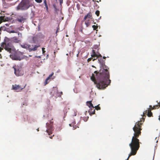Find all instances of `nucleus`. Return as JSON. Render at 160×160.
I'll return each mask as SVG.
<instances>
[{"instance_id":"1a4fd4ad","label":"nucleus","mask_w":160,"mask_h":160,"mask_svg":"<svg viewBox=\"0 0 160 160\" xmlns=\"http://www.w3.org/2000/svg\"><path fill=\"white\" fill-rule=\"evenodd\" d=\"M92 16L91 12H88L84 17L83 20L82 22V24L83 22V21L92 18Z\"/></svg>"},{"instance_id":"c9c22d12","label":"nucleus","mask_w":160,"mask_h":160,"mask_svg":"<svg viewBox=\"0 0 160 160\" xmlns=\"http://www.w3.org/2000/svg\"><path fill=\"white\" fill-rule=\"evenodd\" d=\"M11 33H15L16 32L14 31V30H12V31H11Z\"/></svg>"},{"instance_id":"4c0bfd02","label":"nucleus","mask_w":160,"mask_h":160,"mask_svg":"<svg viewBox=\"0 0 160 160\" xmlns=\"http://www.w3.org/2000/svg\"><path fill=\"white\" fill-rule=\"evenodd\" d=\"M65 111H64V116H66V113H67V112H65Z\"/></svg>"},{"instance_id":"864d4df0","label":"nucleus","mask_w":160,"mask_h":160,"mask_svg":"<svg viewBox=\"0 0 160 160\" xmlns=\"http://www.w3.org/2000/svg\"><path fill=\"white\" fill-rule=\"evenodd\" d=\"M54 54L55 53V52H54Z\"/></svg>"},{"instance_id":"2eb2a0df","label":"nucleus","mask_w":160,"mask_h":160,"mask_svg":"<svg viewBox=\"0 0 160 160\" xmlns=\"http://www.w3.org/2000/svg\"><path fill=\"white\" fill-rule=\"evenodd\" d=\"M158 105H155L153 106L152 107V109H150L151 110H152L153 109L158 108H159V107L160 106V101L159 103H158Z\"/></svg>"},{"instance_id":"473e14b6","label":"nucleus","mask_w":160,"mask_h":160,"mask_svg":"<svg viewBox=\"0 0 160 160\" xmlns=\"http://www.w3.org/2000/svg\"><path fill=\"white\" fill-rule=\"evenodd\" d=\"M59 0V2H60V4L61 5L62 4L63 2V0Z\"/></svg>"},{"instance_id":"de8ad7c7","label":"nucleus","mask_w":160,"mask_h":160,"mask_svg":"<svg viewBox=\"0 0 160 160\" xmlns=\"http://www.w3.org/2000/svg\"><path fill=\"white\" fill-rule=\"evenodd\" d=\"M66 109L68 108H67V107H65V108H64V109H66Z\"/></svg>"},{"instance_id":"dca6fc26","label":"nucleus","mask_w":160,"mask_h":160,"mask_svg":"<svg viewBox=\"0 0 160 160\" xmlns=\"http://www.w3.org/2000/svg\"><path fill=\"white\" fill-rule=\"evenodd\" d=\"M88 112L91 115H92V114H94L95 113V109L94 108L93 109H92V110L91 109H90L88 111Z\"/></svg>"},{"instance_id":"9d476101","label":"nucleus","mask_w":160,"mask_h":160,"mask_svg":"<svg viewBox=\"0 0 160 160\" xmlns=\"http://www.w3.org/2000/svg\"><path fill=\"white\" fill-rule=\"evenodd\" d=\"M25 19L23 16H19L17 19V21L20 22H22Z\"/></svg>"},{"instance_id":"72a5a7b5","label":"nucleus","mask_w":160,"mask_h":160,"mask_svg":"<svg viewBox=\"0 0 160 160\" xmlns=\"http://www.w3.org/2000/svg\"><path fill=\"white\" fill-rule=\"evenodd\" d=\"M23 106L24 105L25 106H27V103L26 102H25L24 103H23Z\"/></svg>"},{"instance_id":"39448f33","label":"nucleus","mask_w":160,"mask_h":160,"mask_svg":"<svg viewBox=\"0 0 160 160\" xmlns=\"http://www.w3.org/2000/svg\"><path fill=\"white\" fill-rule=\"evenodd\" d=\"M14 70V73L17 76L22 75L23 72L22 69V66L18 65H15L13 67Z\"/></svg>"},{"instance_id":"6ab92c4d","label":"nucleus","mask_w":160,"mask_h":160,"mask_svg":"<svg viewBox=\"0 0 160 160\" xmlns=\"http://www.w3.org/2000/svg\"><path fill=\"white\" fill-rule=\"evenodd\" d=\"M97 25H92V28H93V29L94 30H96V31H98V30L97 29L98 28V26H97Z\"/></svg>"},{"instance_id":"aec40b11","label":"nucleus","mask_w":160,"mask_h":160,"mask_svg":"<svg viewBox=\"0 0 160 160\" xmlns=\"http://www.w3.org/2000/svg\"><path fill=\"white\" fill-rule=\"evenodd\" d=\"M47 132L48 133V135H50L52 133L51 130L48 129L47 130Z\"/></svg>"},{"instance_id":"f704fd0d","label":"nucleus","mask_w":160,"mask_h":160,"mask_svg":"<svg viewBox=\"0 0 160 160\" xmlns=\"http://www.w3.org/2000/svg\"><path fill=\"white\" fill-rule=\"evenodd\" d=\"M43 3H44V5H45L47 3V2L46 0H44Z\"/></svg>"},{"instance_id":"7ed1b4c3","label":"nucleus","mask_w":160,"mask_h":160,"mask_svg":"<svg viewBox=\"0 0 160 160\" xmlns=\"http://www.w3.org/2000/svg\"><path fill=\"white\" fill-rule=\"evenodd\" d=\"M1 46L8 52H10L12 47V43L8 40H5L1 44Z\"/></svg>"},{"instance_id":"cd10ccee","label":"nucleus","mask_w":160,"mask_h":160,"mask_svg":"<svg viewBox=\"0 0 160 160\" xmlns=\"http://www.w3.org/2000/svg\"><path fill=\"white\" fill-rule=\"evenodd\" d=\"M97 55H93V54L91 55L92 58L97 57Z\"/></svg>"},{"instance_id":"37998d69","label":"nucleus","mask_w":160,"mask_h":160,"mask_svg":"<svg viewBox=\"0 0 160 160\" xmlns=\"http://www.w3.org/2000/svg\"><path fill=\"white\" fill-rule=\"evenodd\" d=\"M2 49V48L0 47V52H1Z\"/></svg>"},{"instance_id":"58836bf2","label":"nucleus","mask_w":160,"mask_h":160,"mask_svg":"<svg viewBox=\"0 0 160 160\" xmlns=\"http://www.w3.org/2000/svg\"><path fill=\"white\" fill-rule=\"evenodd\" d=\"M59 28H58V29H57V30L56 32V34H57V33L58 32V30H59Z\"/></svg>"},{"instance_id":"2f4dec72","label":"nucleus","mask_w":160,"mask_h":160,"mask_svg":"<svg viewBox=\"0 0 160 160\" xmlns=\"http://www.w3.org/2000/svg\"><path fill=\"white\" fill-rule=\"evenodd\" d=\"M102 56L100 54H99V55H97V58L98 57H102Z\"/></svg>"},{"instance_id":"4be33fe9","label":"nucleus","mask_w":160,"mask_h":160,"mask_svg":"<svg viewBox=\"0 0 160 160\" xmlns=\"http://www.w3.org/2000/svg\"><path fill=\"white\" fill-rule=\"evenodd\" d=\"M95 14L97 16H98L99 15L100 12L98 10H97L95 12Z\"/></svg>"},{"instance_id":"8fccbe9b","label":"nucleus","mask_w":160,"mask_h":160,"mask_svg":"<svg viewBox=\"0 0 160 160\" xmlns=\"http://www.w3.org/2000/svg\"><path fill=\"white\" fill-rule=\"evenodd\" d=\"M92 67L93 68H95V66H94L93 65H92Z\"/></svg>"},{"instance_id":"ddd939ff","label":"nucleus","mask_w":160,"mask_h":160,"mask_svg":"<svg viewBox=\"0 0 160 160\" xmlns=\"http://www.w3.org/2000/svg\"><path fill=\"white\" fill-rule=\"evenodd\" d=\"M12 41L15 43H18L20 42V40H18L17 37H14L11 38Z\"/></svg>"},{"instance_id":"a19ab883","label":"nucleus","mask_w":160,"mask_h":160,"mask_svg":"<svg viewBox=\"0 0 160 160\" xmlns=\"http://www.w3.org/2000/svg\"><path fill=\"white\" fill-rule=\"evenodd\" d=\"M15 60H20V59H19V58H16L15 59Z\"/></svg>"},{"instance_id":"a211bd4d","label":"nucleus","mask_w":160,"mask_h":160,"mask_svg":"<svg viewBox=\"0 0 160 160\" xmlns=\"http://www.w3.org/2000/svg\"><path fill=\"white\" fill-rule=\"evenodd\" d=\"M99 2L98 1H96L94 3V8H99V6L98 5L97 3H98Z\"/></svg>"},{"instance_id":"c85d7f7f","label":"nucleus","mask_w":160,"mask_h":160,"mask_svg":"<svg viewBox=\"0 0 160 160\" xmlns=\"http://www.w3.org/2000/svg\"><path fill=\"white\" fill-rule=\"evenodd\" d=\"M45 48H42V53L43 54H44L45 52V51L44 50Z\"/></svg>"},{"instance_id":"4d7b16f0","label":"nucleus","mask_w":160,"mask_h":160,"mask_svg":"<svg viewBox=\"0 0 160 160\" xmlns=\"http://www.w3.org/2000/svg\"><path fill=\"white\" fill-rule=\"evenodd\" d=\"M55 0L56 1L57 0Z\"/></svg>"},{"instance_id":"49530a36","label":"nucleus","mask_w":160,"mask_h":160,"mask_svg":"<svg viewBox=\"0 0 160 160\" xmlns=\"http://www.w3.org/2000/svg\"><path fill=\"white\" fill-rule=\"evenodd\" d=\"M76 115H77V113H75V114H74V116H76Z\"/></svg>"},{"instance_id":"3c124183","label":"nucleus","mask_w":160,"mask_h":160,"mask_svg":"<svg viewBox=\"0 0 160 160\" xmlns=\"http://www.w3.org/2000/svg\"><path fill=\"white\" fill-rule=\"evenodd\" d=\"M37 130L38 131H39V128H38L37 129Z\"/></svg>"},{"instance_id":"f8f14e48","label":"nucleus","mask_w":160,"mask_h":160,"mask_svg":"<svg viewBox=\"0 0 160 160\" xmlns=\"http://www.w3.org/2000/svg\"><path fill=\"white\" fill-rule=\"evenodd\" d=\"M87 105L92 110V109H93L94 108V107L93 106L91 101H87Z\"/></svg>"},{"instance_id":"e433bc0d","label":"nucleus","mask_w":160,"mask_h":160,"mask_svg":"<svg viewBox=\"0 0 160 160\" xmlns=\"http://www.w3.org/2000/svg\"><path fill=\"white\" fill-rule=\"evenodd\" d=\"M149 107L150 108H149L148 109H152V105H150L149 106Z\"/></svg>"},{"instance_id":"0eeeda50","label":"nucleus","mask_w":160,"mask_h":160,"mask_svg":"<svg viewBox=\"0 0 160 160\" xmlns=\"http://www.w3.org/2000/svg\"><path fill=\"white\" fill-rule=\"evenodd\" d=\"M26 86V85L24 86H22L21 85L15 84L12 85V89L17 92H20L22 90L24 89Z\"/></svg>"},{"instance_id":"a878e982","label":"nucleus","mask_w":160,"mask_h":160,"mask_svg":"<svg viewBox=\"0 0 160 160\" xmlns=\"http://www.w3.org/2000/svg\"><path fill=\"white\" fill-rule=\"evenodd\" d=\"M45 8H46V10L47 11H48V5L47 4H46L45 5Z\"/></svg>"},{"instance_id":"79ce46f5","label":"nucleus","mask_w":160,"mask_h":160,"mask_svg":"<svg viewBox=\"0 0 160 160\" xmlns=\"http://www.w3.org/2000/svg\"><path fill=\"white\" fill-rule=\"evenodd\" d=\"M97 58H92V61H94L95 60H96V59Z\"/></svg>"},{"instance_id":"20e7f679","label":"nucleus","mask_w":160,"mask_h":160,"mask_svg":"<svg viewBox=\"0 0 160 160\" xmlns=\"http://www.w3.org/2000/svg\"><path fill=\"white\" fill-rule=\"evenodd\" d=\"M21 46L22 48H26L28 49L29 51H35L37 50V48L40 47L39 45H35L34 46L31 45L26 43H24L21 44Z\"/></svg>"},{"instance_id":"6e6d98bb","label":"nucleus","mask_w":160,"mask_h":160,"mask_svg":"<svg viewBox=\"0 0 160 160\" xmlns=\"http://www.w3.org/2000/svg\"><path fill=\"white\" fill-rule=\"evenodd\" d=\"M1 56V54H0V56Z\"/></svg>"},{"instance_id":"393cba45","label":"nucleus","mask_w":160,"mask_h":160,"mask_svg":"<svg viewBox=\"0 0 160 160\" xmlns=\"http://www.w3.org/2000/svg\"><path fill=\"white\" fill-rule=\"evenodd\" d=\"M92 54L93 55H97L96 52L95 50H92Z\"/></svg>"},{"instance_id":"5fc2aeb1","label":"nucleus","mask_w":160,"mask_h":160,"mask_svg":"<svg viewBox=\"0 0 160 160\" xmlns=\"http://www.w3.org/2000/svg\"><path fill=\"white\" fill-rule=\"evenodd\" d=\"M142 119L144 120V119H143V118H142Z\"/></svg>"},{"instance_id":"423d86ee","label":"nucleus","mask_w":160,"mask_h":160,"mask_svg":"<svg viewBox=\"0 0 160 160\" xmlns=\"http://www.w3.org/2000/svg\"><path fill=\"white\" fill-rule=\"evenodd\" d=\"M29 3L26 2H22L17 6V10H25L28 9L29 7Z\"/></svg>"},{"instance_id":"f3484780","label":"nucleus","mask_w":160,"mask_h":160,"mask_svg":"<svg viewBox=\"0 0 160 160\" xmlns=\"http://www.w3.org/2000/svg\"><path fill=\"white\" fill-rule=\"evenodd\" d=\"M76 124L75 121H74L72 122L71 123L69 124V125L70 126L73 127V129H75L77 128V127L76 125H74Z\"/></svg>"},{"instance_id":"a18cd8bd","label":"nucleus","mask_w":160,"mask_h":160,"mask_svg":"<svg viewBox=\"0 0 160 160\" xmlns=\"http://www.w3.org/2000/svg\"><path fill=\"white\" fill-rule=\"evenodd\" d=\"M92 1L94 2H95L96 1L95 0H92Z\"/></svg>"},{"instance_id":"f257e3e1","label":"nucleus","mask_w":160,"mask_h":160,"mask_svg":"<svg viewBox=\"0 0 160 160\" xmlns=\"http://www.w3.org/2000/svg\"><path fill=\"white\" fill-rule=\"evenodd\" d=\"M99 63L101 64L100 67L102 68L99 72L97 71L94 72L96 74V77L94 74H92L91 79L99 89H104L111 82L109 79L110 75L108 71L109 68L105 65V62L102 59H98Z\"/></svg>"},{"instance_id":"f03ea898","label":"nucleus","mask_w":160,"mask_h":160,"mask_svg":"<svg viewBox=\"0 0 160 160\" xmlns=\"http://www.w3.org/2000/svg\"><path fill=\"white\" fill-rule=\"evenodd\" d=\"M142 123L140 122H136L133 128L134 131V136L132 137V141L129 144L131 148V152L129 154L127 160H128L131 156L135 155L137 153L138 150L140 147L139 140L138 138L141 135Z\"/></svg>"},{"instance_id":"b1692460","label":"nucleus","mask_w":160,"mask_h":160,"mask_svg":"<svg viewBox=\"0 0 160 160\" xmlns=\"http://www.w3.org/2000/svg\"><path fill=\"white\" fill-rule=\"evenodd\" d=\"M49 80V79H48V78H47V79H46L45 82H44V84L45 85H46L47 84L48 82V81Z\"/></svg>"},{"instance_id":"9b49d317","label":"nucleus","mask_w":160,"mask_h":160,"mask_svg":"<svg viewBox=\"0 0 160 160\" xmlns=\"http://www.w3.org/2000/svg\"><path fill=\"white\" fill-rule=\"evenodd\" d=\"M8 20V18H6L5 16L0 17V24L2 22L7 21Z\"/></svg>"},{"instance_id":"09e8293b","label":"nucleus","mask_w":160,"mask_h":160,"mask_svg":"<svg viewBox=\"0 0 160 160\" xmlns=\"http://www.w3.org/2000/svg\"><path fill=\"white\" fill-rule=\"evenodd\" d=\"M18 36H19V32H18Z\"/></svg>"},{"instance_id":"4468645a","label":"nucleus","mask_w":160,"mask_h":160,"mask_svg":"<svg viewBox=\"0 0 160 160\" xmlns=\"http://www.w3.org/2000/svg\"><path fill=\"white\" fill-rule=\"evenodd\" d=\"M85 21V24L86 25V27H88L90 24L91 21L89 19L86 20Z\"/></svg>"},{"instance_id":"ea45409f","label":"nucleus","mask_w":160,"mask_h":160,"mask_svg":"<svg viewBox=\"0 0 160 160\" xmlns=\"http://www.w3.org/2000/svg\"><path fill=\"white\" fill-rule=\"evenodd\" d=\"M54 136V135H53V136H50V137H49V138H50L52 139V138Z\"/></svg>"},{"instance_id":"5701e85b","label":"nucleus","mask_w":160,"mask_h":160,"mask_svg":"<svg viewBox=\"0 0 160 160\" xmlns=\"http://www.w3.org/2000/svg\"><path fill=\"white\" fill-rule=\"evenodd\" d=\"M95 109H96L97 110H99L100 109V107L99 106H95Z\"/></svg>"},{"instance_id":"7c9ffc66","label":"nucleus","mask_w":160,"mask_h":160,"mask_svg":"<svg viewBox=\"0 0 160 160\" xmlns=\"http://www.w3.org/2000/svg\"><path fill=\"white\" fill-rule=\"evenodd\" d=\"M83 28L82 26L81 28V29L80 31L82 33H83Z\"/></svg>"},{"instance_id":"c03bdc74","label":"nucleus","mask_w":160,"mask_h":160,"mask_svg":"<svg viewBox=\"0 0 160 160\" xmlns=\"http://www.w3.org/2000/svg\"><path fill=\"white\" fill-rule=\"evenodd\" d=\"M103 58L104 59H105L106 58V57L105 56H103Z\"/></svg>"},{"instance_id":"412c9836","label":"nucleus","mask_w":160,"mask_h":160,"mask_svg":"<svg viewBox=\"0 0 160 160\" xmlns=\"http://www.w3.org/2000/svg\"><path fill=\"white\" fill-rule=\"evenodd\" d=\"M53 74H54V73L53 72H52L47 78H48V79H49L51 78V77L53 75Z\"/></svg>"},{"instance_id":"603ef678","label":"nucleus","mask_w":160,"mask_h":160,"mask_svg":"<svg viewBox=\"0 0 160 160\" xmlns=\"http://www.w3.org/2000/svg\"><path fill=\"white\" fill-rule=\"evenodd\" d=\"M61 94H62V92H61Z\"/></svg>"},{"instance_id":"bb28decb","label":"nucleus","mask_w":160,"mask_h":160,"mask_svg":"<svg viewBox=\"0 0 160 160\" xmlns=\"http://www.w3.org/2000/svg\"><path fill=\"white\" fill-rule=\"evenodd\" d=\"M38 3H41L42 2V0H35Z\"/></svg>"},{"instance_id":"c756f323","label":"nucleus","mask_w":160,"mask_h":160,"mask_svg":"<svg viewBox=\"0 0 160 160\" xmlns=\"http://www.w3.org/2000/svg\"><path fill=\"white\" fill-rule=\"evenodd\" d=\"M92 59V58H88V59L87 60L88 62H89Z\"/></svg>"},{"instance_id":"6e6552de","label":"nucleus","mask_w":160,"mask_h":160,"mask_svg":"<svg viewBox=\"0 0 160 160\" xmlns=\"http://www.w3.org/2000/svg\"><path fill=\"white\" fill-rule=\"evenodd\" d=\"M147 113V116L148 117H153L152 113L151 112V110L150 109H148V110H146L143 113V115L145 117H146V115Z\"/></svg>"}]
</instances>
